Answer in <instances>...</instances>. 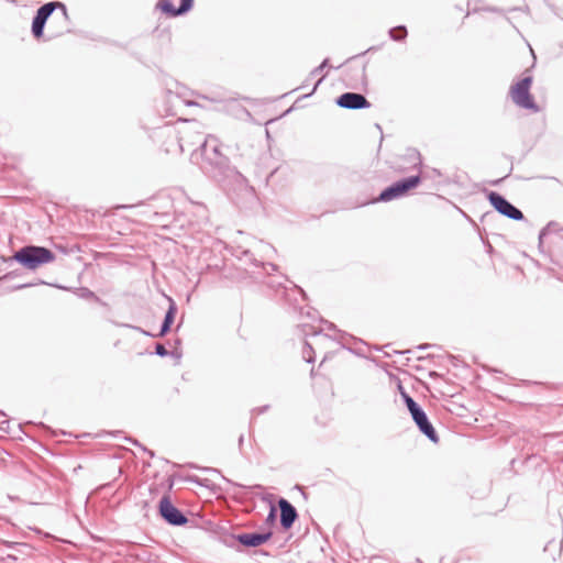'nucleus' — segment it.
Masks as SVG:
<instances>
[{
	"mask_svg": "<svg viewBox=\"0 0 563 563\" xmlns=\"http://www.w3.org/2000/svg\"><path fill=\"white\" fill-rule=\"evenodd\" d=\"M186 124L176 130L174 125L165 124L156 130L159 135H174L177 137L178 145L184 152L195 145H199L201 154L200 167L202 172L216 180L225 190L251 191L253 188L249 185L246 177L234 166H231L227 156L219 147V140L213 135L203 136L199 131V123L185 122Z\"/></svg>",
	"mask_w": 563,
	"mask_h": 563,
	"instance_id": "f257e3e1",
	"label": "nucleus"
},
{
	"mask_svg": "<svg viewBox=\"0 0 563 563\" xmlns=\"http://www.w3.org/2000/svg\"><path fill=\"white\" fill-rule=\"evenodd\" d=\"M401 397L409 410L412 420L417 424L418 429L422 434H424L431 442L438 443L439 437L437 431L434 430L432 423L429 421V418L424 410L419 406L417 401L412 397H410L401 385H399Z\"/></svg>",
	"mask_w": 563,
	"mask_h": 563,
	"instance_id": "f03ea898",
	"label": "nucleus"
},
{
	"mask_svg": "<svg viewBox=\"0 0 563 563\" xmlns=\"http://www.w3.org/2000/svg\"><path fill=\"white\" fill-rule=\"evenodd\" d=\"M532 81V76H525L510 87L509 95L516 106L532 112H539L540 108L530 93Z\"/></svg>",
	"mask_w": 563,
	"mask_h": 563,
	"instance_id": "7ed1b4c3",
	"label": "nucleus"
},
{
	"mask_svg": "<svg viewBox=\"0 0 563 563\" xmlns=\"http://www.w3.org/2000/svg\"><path fill=\"white\" fill-rule=\"evenodd\" d=\"M55 256L49 249H20L10 260L16 261L27 269H36L38 266L54 261Z\"/></svg>",
	"mask_w": 563,
	"mask_h": 563,
	"instance_id": "20e7f679",
	"label": "nucleus"
},
{
	"mask_svg": "<svg viewBox=\"0 0 563 563\" xmlns=\"http://www.w3.org/2000/svg\"><path fill=\"white\" fill-rule=\"evenodd\" d=\"M56 9H60L64 19L68 18L66 5L59 1H51L41 5L33 16L31 32L32 35L40 40L44 35V27L48 18L53 14Z\"/></svg>",
	"mask_w": 563,
	"mask_h": 563,
	"instance_id": "39448f33",
	"label": "nucleus"
},
{
	"mask_svg": "<svg viewBox=\"0 0 563 563\" xmlns=\"http://www.w3.org/2000/svg\"><path fill=\"white\" fill-rule=\"evenodd\" d=\"M420 183L421 177L419 175L401 178L383 189L377 200L382 202H388L394 199L401 198L406 196L411 189L417 188Z\"/></svg>",
	"mask_w": 563,
	"mask_h": 563,
	"instance_id": "423d86ee",
	"label": "nucleus"
},
{
	"mask_svg": "<svg viewBox=\"0 0 563 563\" xmlns=\"http://www.w3.org/2000/svg\"><path fill=\"white\" fill-rule=\"evenodd\" d=\"M489 203L498 211L501 216L507 217L511 220L520 221L525 219V216L520 209L509 202L503 195L497 191H489L487 195Z\"/></svg>",
	"mask_w": 563,
	"mask_h": 563,
	"instance_id": "0eeeda50",
	"label": "nucleus"
},
{
	"mask_svg": "<svg viewBox=\"0 0 563 563\" xmlns=\"http://www.w3.org/2000/svg\"><path fill=\"white\" fill-rule=\"evenodd\" d=\"M158 511L161 517L172 526H184L188 522L187 517L176 508L167 495L159 500Z\"/></svg>",
	"mask_w": 563,
	"mask_h": 563,
	"instance_id": "6e6552de",
	"label": "nucleus"
},
{
	"mask_svg": "<svg viewBox=\"0 0 563 563\" xmlns=\"http://www.w3.org/2000/svg\"><path fill=\"white\" fill-rule=\"evenodd\" d=\"M335 103L344 109L358 110L371 107L369 101L362 93L357 92H344L340 95Z\"/></svg>",
	"mask_w": 563,
	"mask_h": 563,
	"instance_id": "1a4fd4ad",
	"label": "nucleus"
},
{
	"mask_svg": "<svg viewBox=\"0 0 563 563\" xmlns=\"http://www.w3.org/2000/svg\"><path fill=\"white\" fill-rule=\"evenodd\" d=\"M194 7V0H180L179 7H175L174 0H159L157 8L170 18L186 14Z\"/></svg>",
	"mask_w": 563,
	"mask_h": 563,
	"instance_id": "9d476101",
	"label": "nucleus"
},
{
	"mask_svg": "<svg viewBox=\"0 0 563 563\" xmlns=\"http://www.w3.org/2000/svg\"><path fill=\"white\" fill-rule=\"evenodd\" d=\"M278 507L280 509V526L284 529L291 528L298 517L296 508L285 498L278 500Z\"/></svg>",
	"mask_w": 563,
	"mask_h": 563,
	"instance_id": "9b49d317",
	"label": "nucleus"
},
{
	"mask_svg": "<svg viewBox=\"0 0 563 563\" xmlns=\"http://www.w3.org/2000/svg\"><path fill=\"white\" fill-rule=\"evenodd\" d=\"M242 545L246 548H256L272 538V532L265 533H241L234 537Z\"/></svg>",
	"mask_w": 563,
	"mask_h": 563,
	"instance_id": "f8f14e48",
	"label": "nucleus"
},
{
	"mask_svg": "<svg viewBox=\"0 0 563 563\" xmlns=\"http://www.w3.org/2000/svg\"><path fill=\"white\" fill-rule=\"evenodd\" d=\"M563 234V227L556 221H550L539 233V246H542L545 238L553 235L555 239Z\"/></svg>",
	"mask_w": 563,
	"mask_h": 563,
	"instance_id": "ddd939ff",
	"label": "nucleus"
},
{
	"mask_svg": "<svg viewBox=\"0 0 563 563\" xmlns=\"http://www.w3.org/2000/svg\"><path fill=\"white\" fill-rule=\"evenodd\" d=\"M168 301H169V307L166 311L164 321L161 325V331L157 334L158 336H164L170 330V327H172V324L175 320V316L177 313V306H176L175 301L170 297H168Z\"/></svg>",
	"mask_w": 563,
	"mask_h": 563,
	"instance_id": "4468645a",
	"label": "nucleus"
},
{
	"mask_svg": "<svg viewBox=\"0 0 563 563\" xmlns=\"http://www.w3.org/2000/svg\"><path fill=\"white\" fill-rule=\"evenodd\" d=\"M393 41H404L407 37V27L405 25H397L391 27L388 32Z\"/></svg>",
	"mask_w": 563,
	"mask_h": 563,
	"instance_id": "2eb2a0df",
	"label": "nucleus"
},
{
	"mask_svg": "<svg viewBox=\"0 0 563 563\" xmlns=\"http://www.w3.org/2000/svg\"><path fill=\"white\" fill-rule=\"evenodd\" d=\"M314 352L309 342H305V346L302 350V356L307 363H313L314 362Z\"/></svg>",
	"mask_w": 563,
	"mask_h": 563,
	"instance_id": "dca6fc26",
	"label": "nucleus"
},
{
	"mask_svg": "<svg viewBox=\"0 0 563 563\" xmlns=\"http://www.w3.org/2000/svg\"><path fill=\"white\" fill-rule=\"evenodd\" d=\"M328 66H329V58H325V59H323V62H322L318 67L313 68V69L310 71L309 76H310V77H316L317 75H319L320 73H322V71H323V69H324L325 67H328Z\"/></svg>",
	"mask_w": 563,
	"mask_h": 563,
	"instance_id": "f3484780",
	"label": "nucleus"
},
{
	"mask_svg": "<svg viewBox=\"0 0 563 563\" xmlns=\"http://www.w3.org/2000/svg\"><path fill=\"white\" fill-rule=\"evenodd\" d=\"M155 353H156L158 356H162V357H164V356L168 355V351H167V350H166V347H165L163 344H161V343L156 344V346H155Z\"/></svg>",
	"mask_w": 563,
	"mask_h": 563,
	"instance_id": "a211bd4d",
	"label": "nucleus"
},
{
	"mask_svg": "<svg viewBox=\"0 0 563 563\" xmlns=\"http://www.w3.org/2000/svg\"><path fill=\"white\" fill-rule=\"evenodd\" d=\"M80 291H81L80 296L84 298H95L96 297L95 294L87 288H81Z\"/></svg>",
	"mask_w": 563,
	"mask_h": 563,
	"instance_id": "6ab92c4d",
	"label": "nucleus"
},
{
	"mask_svg": "<svg viewBox=\"0 0 563 563\" xmlns=\"http://www.w3.org/2000/svg\"><path fill=\"white\" fill-rule=\"evenodd\" d=\"M263 268L264 271L267 273V274H271L272 272L276 271L277 269V266L274 265V264H263Z\"/></svg>",
	"mask_w": 563,
	"mask_h": 563,
	"instance_id": "aec40b11",
	"label": "nucleus"
},
{
	"mask_svg": "<svg viewBox=\"0 0 563 563\" xmlns=\"http://www.w3.org/2000/svg\"><path fill=\"white\" fill-rule=\"evenodd\" d=\"M291 290H292V291H296L297 294H299V295H300V297H301V300H305V299H306V294H305V291H303L300 287H298L297 285L292 284V288H291Z\"/></svg>",
	"mask_w": 563,
	"mask_h": 563,
	"instance_id": "412c9836",
	"label": "nucleus"
},
{
	"mask_svg": "<svg viewBox=\"0 0 563 563\" xmlns=\"http://www.w3.org/2000/svg\"><path fill=\"white\" fill-rule=\"evenodd\" d=\"M324 77H325V76L323 75V76H322V77H321V78L316 82V85L313 86V89L311 90V92H310V93H308V95H306L305 97H309V96H311L312 93H314V92H316V90L318 89L319 85L323 81Z\"/></svg>",
	"mask_w": 563,
	"mask_h": 563,
	"instance_id": "4be33fe9",
	"label": "nucleus"
},
{
	"mask_svg": "<svg viewBox=\"0 0 563 563\" xmlns=\"http://www.w3.org/2000/svg\"><path fill=\"white\" fill-rule=\"evenodd\" d=\"M276 518V509L274 507H271V511L267 516V521H273Z\"/></svg>",
	"mask_w": 563,
	"mask_h": 563,
	"instance_id": "5701e85b",
	"label": "nucleus"
},
{
	"mask_svg": "<svg viewBox=\"0 0 563 563\" xmlns=\"http://www.w3.org/2000/svg\"><path fill=\"white\" fill-rule=\"evenodd\" d=\"M306 314L309 319L313 320L314 317H316V311L312 310L311 308H308L307 311H306Z\"/></svg>",
	"mask_w": 563,
	"mask_h": 563,
	"instance_id": "b1692460",
	"label": "nucleus"
},
{
	"mask_svg": "<svg viewBox=\"0 0 563 563\" xmlns=\"http://www.w3.org/2000/svg\"><path fill=\"white\" fill-rule=\"evenodd\" d=\"M268 406H264L257 409L258 413H263L265 410H267Z\"/></svg>",
	"mask_w": 563,
	"mask_h": 563,
	"instance_id": "393cba45",
	"label": "nucleus"
},
{
	"mask_svg": "<svg viewBox=\"0 0 563 563\" xmlns=\"http://www.w3.org/2000/svg\"><path fill=\"white\" fill-rule=\"evenodd\" d=\"M300 327H302V328H303V330H302V331H303L305 335H308V332H306V330H305V328L307 327V324L301 323V324H300Z\"/></svg>",
	"mask_w": 563,
	"mask_h": 563,
	"instance_id": "a878e982",
	"label": "nucleus"
},
{
	"mask_svg": "<svg viewBox=\"0 0 563 563\" xmlns=\"http://www.w3.org/2000/svg\"><path fill=\"white\" fill-rule=\"evenodd\" d=\"M30 286H32V284H24V285L19 286L18 288H25V287H30Z\"/></svg>",
	"mask_w": 563,
	"mask_h": 563,
	"instance_id": "bb28decb",
	"label": "nucleus"
},
{
	"mask_svg": "<svg viewBox=\"0 0 563 563\" xmlns=\"http://www.w3.org/2000/svg\"><path fill=\"white\" fill-rule=\"evenodd\" d=\"M143 451L147 452L150 454V456H154V453L152 451H147L145 448H142Z\"/></svg>",
	"mask_w": 563,
	"mask_h": 563,
	"instance_id": "cd10ccee",
	"label": "nucleus"
},
{
	"mask_svg": "<svg viewBox=\"0 0 563 563\" xmlns=\"http://www.w3.org/2000/svg\"><path fill=\"white\" fill-rule=\"evenodd\" d=\"M428 346H429L428 344H422V345H419V349H420V350H424V349H427Z\"/></svg>",
	"mask_w": 563,
	"mask_h": 563,
	"instance_id": "c85d7f7f",
	"label": "nucleus"
},
{
	"mask_svg": "<svg viewBox=\"0 0 563 563\" xmlns=\"http://www.w3.org/2000/svg\"><path fill=\"white\" fill-rule=\"evenodd\" d=\"M249 253H250V252H249V250H244V251L242 252V254H243L244 256H249Z\"/></svg>",
	"mask_w": 563,
	"mask_h": 563,
	"instance_id": "c756f323",
	"label": "nucleus"
},
{
	"mask_svg": "<svg viewBox=\"0 0 563 563\" xmlns=\"http://www.w3.org/2000/svg\"><path fill=\"white\" fill-rule=\"evenodd\" d=\"M243 440H244V437L241 435L240 439H239V444L241 445L243 443Z\"/></svg>",
	"mask_w": 563,
	"mask_h": 563,
	"instance_id": "7c9ffc66",
	"label": "nucleus"
},
{
	"mask_svg": "<svg viewBox=\"0 0 563 563\" xmlns=\"http://www.w3.org/2000/svg\"><path fill=\"white\" fill-rule=\"evenodd\" d=\"M133 206H125V205H122L120 206L119 208H132Z\"/></svg>",
	"mask_w": 563,
	"mask_h": 563,
	"instance_id": "2f4dec72",
	"label": "nucleus"
},
{
	"mask_svg": "<svg viewBox=\"0 0 563 563\" xmlns=\"http://www.w3.org/2000/svg\"><path fill=\"white\" fill-rule=\"evenodd\" d=\"M328 328L333 329L334 328L333 323H328Z\"/></svg>",
	"mask_w": 563,
	"mask_h": 563,
	"instance_id": "473e14b6",
	"label": "nucleus"
},
{
	"mask_svg": "<svg viewBox=\"0 0 563 563\" xmlns=\"http://www.w3.org/2000/svg\"><path fill=\"white\" fill-rule=\"evenodd\" d=\"M141 331H142V333H144L145 335H152L150 332H146V331H144V330H141Z\"/></svg>",
	"mask_w": 563,
	"mask_h": 563,
	"instance_id": "72a5a7b5",
	"label": "nucleus"
},
{
	"mask_svg": "<svg viewBox=\"0 0 563 563\" xmlns=\"http://www.w3.org/2000/svg\"><path fill=\"white\" fill-rule=\"evenodd\" d=\"M132 443L135 444V445H140L136 440H133Z\"/></svg>",
	"mask_w": 563,
	"mask_h": 563,
	"instance_id": "f704fd0d",
	"label": "nucleus"
},
{
	"mask_svg": "<svg viewBox=\"0 0 563 563\" xmlns=\"http://www.w3.org/2000/svg\"><path fill=\"white\" fill-rule=\"evenodd\" d=\"M493 250H494L493 247H489V249H488V253H489V254H492V253H493Z\"/></svg>",
	"mask_w": 563,
	"mask_h": 563,
	"instance_id": "c9c22d12",
	"label": "nucleus"
},
{
	"mask_svg": "<svg viewBox=\"0 0 563 563\" xmlns=\"http://www.w3.org/2000/svg\"><path fill=\"white\" fill-rule=\"evenodd\" d=\"M319 333H320V332H318V331H313V332H312V334H313V335H318Z\"/></svg>",
	"mask_w": 563,
	"mask_h": 563,
	"instance_id": "e433bc0d",
	"label": "nucleus"
}]
</instances>
